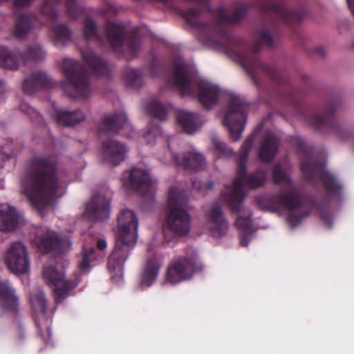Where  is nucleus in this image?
<instances>
[{
  "mask_svg": "<svg viewBox=\"0 0 354 354\" xmlns=\"http://www.w3.org/2000/svg\"><path fill=\"white\" fill-rule=\"evenodd\" d=\"M22 191L32 206L41 211L62 196L53 156H35L21 180Z\"/></svg>",
  "mask_w": 354,
  "mask_h": 354,
  "instance_id": "1",
  "label": "nucleus"
},
{
  "mask_svg": "<svg viewBox=\"0 0 354 354\" xmlns=\"http://www.w3.org/2000/svg\"><path fill=\"white\" fill-rule=\"evenodd\" d=\"M274 185H282L279 192L271 196H257L255 201L263 209L277 210L279 207L287 210L298 209L303 206V195L294 186L292 177L280 164L275 165L272 170Z\"/></svg>",
  "mask_w": 354,
  "mask_h": 354,
  "instance_id": "2",
  "label": "nucleus"
},
{
  "mask_svg": "<svg viewBox=\"0 0 354 354\" xmlns=\"http://www.w3.org/2000/svg\"><path fill=\"white\" fill-rule=\"evenodd\" d=\"M138 222L130 209H122L118 216V235L115 248L109 255L107 268L110 272H121L138 239Z\"/></svg>",
  "mask_w": 354,
  "mask_h": 354,
  "instance_id": "3",
  "label": "nucleus"
},
{
  "mask_svg": "<svg viewBox=\"0 0 354 354\" xmlns=\"http://www.w3.org/2000/svg\"><path fill=\"white\" fill-rule=\"evenodd\" d=\"M167 82L180 90L182 96H196L205 109H210L218 101L220 88L207 82L193 81L187 66L182 62L174 64Z\"/></svg>",
  "mask_w": 354,
  "mask_h": 354,
  "instance_id": "4",
  "label": "nucleus"
},
{
  "mask_svg": "<svg viewBox=\"0 0 354 354\" xmlns=\"http://www.w3.org/2000/svg\"><path fill=\"white\" fill-rule=\"evenodd\" d=\"M187 204V198L185 194L176 187L169 188L166 225L176 236L184 237L189 233L191 217L185 209Z\"/></svg>",
  "mask_w": 354,
  "mask_h": 354,
  "instance_id": "5",
  "label": "nucleus"
},
{
  "mask_svg": "<svg viewBox=\"0 0 354 354\" xmlns=\"http://www.w3.org/2000/svg\"><path fill=\"white\" fill-rule=\"evenodd\" d=\"M62 70L66 81L62 84L64 93L71 99H87L91 94L88 77L85 68L77 61L64 59Z\"/></svg>",
  "mask_w": 354,
  "mask_h": 354,
  "instance_id": "6",
  "label": "nucleus"
},
{
  "mask_svg": "<svg viewBox=\"0 0 354 354\" xmlns=\"http://www.w3.org/2000/svg\"><path fill=\"white\" fill-rule=\"evenodd\" d=\"M254 6L265 20V24L274 29L279 21L288 26L298 24L302 20L304 12L301 9L288 10L281 0H255Z\"/></svg>",
  "mask_w": 354,
  "mask_h": 354,
  "instance_id": "7",
  "label": "nucleus"
},
{
  "mask_svg": "<svg viewBox=\"0 0 354 354\" xmlns=\"http://www.w3.org/2000/svg\"><path fill=\"white\" fill-rule=\"evenodd\" d=\"M301 170L307 180L311 181L316 178L320 180L327 199H342L343 185L333 174L326 169L323 162L308 157L302 160Z\"/></svg>",
  "mask_w": 354,
  "mask_h": 354,
  "instance_id": "8",
  "label": "nucleus"
},
{
  "mask_svg": "<svg viewBox=\"0 0 354 354\" xmlns=\"http://www.w3.org/2000/svg\"><path fill=\"white\" fill-rule=\"evenodd\" d=\"M238 170L236 176L232 182V189L223 194V198L234 213H239L241 209V204L244 201L245 194L243 191V186L255 189L263 186L267 180V170L259 167L255 171L247 174V167L244 176L237 182Z\"/></svg>",
  "mask_w": 354,
  "mask_h": 354,
  "instance_id": "9",
  "label": "nucleus"
},
{
  "mask_svg": "<svg viewBox=\"0 0 354 354\" xmlns=\"http://www.w3.org/2000/svg\"><path fill=\"white\" fill-rule=\"evenodd\" d=\"M249 104L238 95H231L227 110L223 119L233 141L239 140L245 129Z\"/></svg>",
  "mask_w": 354,
  "mask_h": 354,
  "instance_id": "10",
  "label": "nucleus"
},
{
  "mask_svg": "<svg viewBox=\"0 0 354 354\" xmlns=\"http://www.w3.org/2000/svg\"><path fill=\"white\" fill-rule=\"evenodd\" d=\"M337 105L333 101L328 102L324 106L322 114H315L310 120L313 128L322 133L331 131L341 141H347L354 138V132L347 129L337 122L335 117Z\"/></svg>",
  "mask_w": 354,
  "mask_h": 354,
  "instance_id": "11",
  "label": "nucleus"
},
{
  "mask_svg": "<svg viewBox=\"0 0 354 354\" xmlns=\"http://www.w3.org/2000/svg\"><path fill=\"white\" fill-rule=\"evenodd\" d=\"M45 56V51L39 44L30 45L24 51L15 50V52L0 46V66L16 71L19 68V61L27 64L29 62L41 61L44 59Z\"/></svg>",
  "mask_w": 354,
  "mask_h": 354,
  "instance_id": "12",
  "label": "nucleus"
},
{
  "mask_svg": "<svg viewBox=\"0 0 354 354\" xmlns=\"http://www.w3.org/2000/svg\"><path fill=\"white\" fill-rule=\"evenodd\" d=\"M197 254L192 248H186V255L171 261L167 267L166 279L173 284L190 279L196 272Z\"/></svg>",
  "mask_w": 354,
  "mask_h": 354,
  "instance_id": "13",
  "label": "nucleus"
},
{
  "mask_svg": "<svg viewBox=\"0 0 354 354\" xmlns=\"http://www.w3.org/2000/svg\"><path fill=\"white\" fill-rule=\"evenodd\" d=\"M43 277L47 283L55 286V299L57 302H61L66 298L70 291L77 287L80 282L77 277H75L73 279L65 280V274L58 271L53 266L44 267Z\"/></svg>",
  "mask_w": 354,
  "mask_h": 354,
  "instance_id": "14",
  "label": "nucleus"
},
{
  "mask_svg": "<svg viewBox=\"0 0 354 354\" xmlns=\"http://www.w3.org/2000/svg\"><path fill=\"white\" fill-rule=\"evenodd\" d=\"M110 212V198L97 194L86 204L84 216L93 222L102 221L109 218Z\"/></svg>",
  "mask_w": 354,
  "mask_h": 354,
  "instance_id": "15",
  "label": "nucleus"
},
{
  "mask_svg": "<svg viewBox=\"0 0 354 354\" xmlns=\"http://www.w3.org/2000/svg\"><path fill=\"white\" fill-rule=\"evenodd\" d=\"M6 263L14 273L24 274L29 269L27 250L21 242L12 243L8 251Z\"/></svg>",
  "mask_w": 354,
  "mask_h": 354,
  "instance_id": "16",
  "label": "nucleus"
},
{
  "mask_svg": "<svg viewBox=\"0 0 354 354\" xmlns=\"http://www.w3.org/2000/svg\"><path fill=\"white\" fill-rule=\"evenodd\" d=\"M207 217V225L213 237H221L226 234L229 225L219 203L216 202L212 206Z\"/></svg>",
  "mask_w": 354,
  "mask_h": 354,
  "instance_id": "17",
  "label": "nucleus"
},
{
  "mask_svg": "<svg viewBox=\"0 0 354 354\" xmlns=\"http://www.w3.org/2000/svg\"><path fill=\"white\" fill-rule=\"evenodd\" d=\"M126 146L115 140L106 139L102 143L101 153L104 162L117 166L125 159Z\"/></svg>",
  "mask_w": 354,
  "mask_h": 354,
  "instance_id": "18",
  "label": "nucleus"
},
{
  "mask_svg": "<svg viewBox=\"0 0 354 354\" xmlns=\"http://www.w3.org/2000/svg\"><path fill=\"white\" fill-rule=\"evenodd\" d=\"M167 147L172 160L176 165L182 167L185 169L193 171H200L205 168L206 162L202 154L195 151H187L180 158L178 154L171 152L169 143H167Z\"/></svg>",
  "mask_w": 354,
  "mask_h": 354,
  "instance_id": "19",
  "label": "nucleus"
},
{
  "mask_svg": "<svg viewBox=\"0 0 354 354\" xmlns=\"http://www.w3.org/2000/svg\"><path fill=\"white\" fill-rule=\"evenodd\" d=\"M127 184L129 187L142 196H147L151 188V181L149 174L144 169L132 168L128 172Z\"/></svg>",
  "mask_w": 354,
  "mask_h": 354,
  "instance_id": "20",
  "label": "nucleus"
},
{
  "mask_svg": "<svg viewBox=\"0 0 354 354\" xmlns=\"http://www.w3.org/2000/svg\"><path fill=\"white\" fill-rule=\"evenodd\" d=\"M36 241L37 247L42 253L62 254L64 252L65 241L55 232L48 231L42 236H38Z\"/></svg>",
  "mask_w": 354,
  "mask_h": 354,
  "instance_id": "21",
  "label": "nucleus"
},
{
  "mask_svg": "<svg viewBox=\"0 0 354 354\" xmlns=\"http://www.w3.org/2000/svg\"><path fill=\"white\" fill-rule=\"evenodd\" d=\"M104 36L111 47L116 50L123 46L125 41V27L108 20L104 28Z\"/></svg>",
  "mask_w": 354,
  "mask_h": 354,
  "instance_id": "22",
  "label": "nucleus"
},
{
  "mask_svg": "<svg viewBox=\"0 0 354 354\" xmlns=\"http://www.w3.org/2000/svg\"><path fill=\"white\" fill-rule=\"evenodd\" d=\"M55 82L44 72L32 73L23 83V91L27 94H34L41 88H53Z\"/></svg>",
  "mask_w": 354,
  "mask_h": 354,
  "instance_id": "23",
  "label": "nucleus"
},
{
  "mask_svg": "<svg viewBox=\"0 0 354 354\" xmlns=\"http://www.w3.org/2000/svg\"><path fill=\"white\" fill-rule=\"evenodd\" d=\"M37 17L35 14L20 13L16 15L12 35L16 38L26 37L35 28Z\"/></svg>",
  "mask_w": 354,
  "mask_h": 354,
  "instance_id": "24",
  "label": "nucleus"
},
{
  "mask_svg": "<svg viewBox=\"0 0 354 354\" xmlns=\"http://www.w3.org/2000/svg\"><path fill=\"white\" fill-rule=\"evenodd\" d=\"M125 113L116 112L105 116L98 126V131L104 133H118L127 124Z\"/></svg>",
  "mask_w": 354,
  "mask_h": 354,
  "instance_id": "25",
  "label": "nucleus"
},
{
  "mask_svg": "<svg viewBox=\"0 0 354 354\" xmlns=\"http://www.w3.org/2000/svg\"><path fill=\"white\" fill-rule=\"evenodd\" d=\"M19 223V214L17 209L8 205H0V231L12 232L17 229Z\"/></svg>",
  "mask_w": 354,
  "mask_h": 354,
  "instance_id": "26",
  "label": "nucleus"
},
{
  "mask_svg": "<svg viewBox=\"0 0 354 354\" xmlns=\"http://www.w3.org/2000/svg\"><path fill=\"white\" fill-rule=\"evenodd\" d=\"M82 58L91 73L96 76H109L111 71L106 61L92 50L81 52Z\"/></svg>",
  "mask_w": 354,
  "mask_h": 354,
  "instance_id": "27",
  "label": "nucleus"
},
{
  "mask_svg": "<svg viewBox=\"0 0 354 354\" xmlns=\"http://www.w3.org/2000/svg\"><path fill=\"white\" fill-rule=\"evenodd\" d=\"M0 306L15 314L19 310L18 297L8 281H0Z\"/></svg>",
  "mask_w": 354,
  "mask_h": 354,
  "instance_id": "28",
  "label": "nucleus"
},
{
  "mask_svg": "<svg viewBox=\"0 0 354 354\" xmlns=\"http://www.w3.org/2000/svg\"><path fill=\"white\" fill-rule=\"evenodd\" d=\"M161 266L162 264L156 256L148 258L141 276V284L147 287L151 286L156 280Z\"/></svg>",
  "mask_w": 354,
  "mask_h": 354,
  "instance_id": "29",
  "label": "nucleus"
},
{
  "mask_svg": "<svg viewBox=\"0 0 354 354\" xmlns=\"http://www.w3.org/2000/svg\"><path fill=\"white\" fill-rule=\"evenodd\" d=\"M278 152V139L272 135H268L263 140L259 151V158L265 162H270Z\"/></svg>",
  "mask_w": 354,
  "mask_h": 354,
  "instance_id": "30",
  "label": "nucleus"
},
{
  "mask_svg": "<svg viewBox=\"0 0 354 354\" xmlns=\"http://www.w3.org/2000/svg\"><path fill=\"white\" fill-rule=\"evenodd\" d=\"M85 119V115L82 111L76 110L73 111H59L57 112V122L63 126H73L79 124Z\"/></svg>",
  "mask_w": 354,
  "mask_h": 354,
  "instance_id": "31",
  "label": "nucleus"
},
{
  "mask_svg": "<svg viewBox=\"0 0 354 354\" xmlns=\"http://www.w3.org/2000/svg\"><path fill=\"white\" fill-rule=\"evenodd\" d=\"M52 39L57 46H64L72 37V31L65 24L53 26L51 29Z\"/></svg>",
  "mask_w": 354,
  "mask_h": 354,
  "instance_id": "32",
  "label": "nucleus"
},
{
  "mask_svg": "<svg viewBox=\"0 0 354 354\" xmlns=\"http://www.w3.org/2000/svg\"><path fill=\"white\" fill-rule=\"evenodd\" d=\"M196 113L186 111H180L177 113V122L187 133H192L197 129Z\"/></svg>",
  "mask_w": 354,
  "mask_h": 354,
  "instance_id": "33",
  "label": "nucleus"
},
{
  "mask_svg": "<svg viewBox=\"0 0 354 354\" xmlns=\"http://www.w3.org/2000/svg\"><path fill=\"white\" fill-rule=\"evenodd\" d=\"M61 0H45L41 6L40 14L46 17L48 21L54 23L58 17L57 7Z\"/></svg>",
  "mask_w": 354,
  "mask_h": 354,
  "instance_id": "34",
  "label": "nucleus"
},
{
  "mask_svg": "<svg viewBox=\"0 0 354 354\" xmlns=\"http://www.w3.org/2000/svg\"><path fill=\"white\" fill-rule=\"evenodd\" d=\"M83 35L86 40L103 41V35L98 32L97 23L91 17H87L84 23Z\"/></svg>",
  "mask_w": 354,
  "mask_h": 354,
  "instance_id": "35",
  "label": "nucleus"
},
{
  "mask_svg": "<svg viewBox=\"0 0 354 354\" xmlns=\"http://www.w3.org/2000/svg\"><path fill=\"white\" fill-rule=\"evenodd\" d=\"M253 144L252 138H248L241 146V152L239 156V161L238 164V179L237 182L244 176L245 173V165L248 158L249 152Z\"/></svg>",
  "mask_w": 354,
  "mask_h": 354,
  "instance_id": "36",
  "label": "nucleus"
},
{
  "mask_svg": "<svg viewBox=\"0 0 354 354\" xmlns=\"http://www.w3.org/2000/svg\"><path fill=\"white\" fill-rule=\"evenodd\" d=\"M124 79L129 87L139 88L143 84L142 72L140 69L127 68L124 73Z\"/></svg>",
  "mask_w": 354,
  "mask_h": 354,
  "instance_id": "37",
  "label": "nucleus"
},
{
  "mask_svg": "<svg viewBox=\"0 0 354 354\" xmlns=\"http://www.w3.org/2000/svg\"><path fill=\"white\" fill-rule=\"evenodd\" d=\"M147 111L153 118L160 120H166L168 110L165 105L158 100H152L147 106Z\"/></svg>",
  "mask_w": 354,
  "mask_h": 354,
  "instance_id": "38",
  "label": "nucleus"
},
{
  "mask_svg": "<svg viewBox=\"0 0 354 354\" xmlns=\"http://www.w3.org/2000/svg\"><path fill=\"white\" fill-rule=\"evenodd\" d=\"M97 259V252L94 248H84L82 251V259L79 262L80 270L86 271Z\"/></svg>",
  "mask_w": 354,
  "mask_h": 354,
  "instance_id": "39",
  "label": "nucleus"
},
{
  "mask_svg": "<svg viewBox=\"0 0 354 354\" xmlns=\"http://www.w3.org/2000/svg\"><path fill=\"white\" fill-rule=\"evenodd\" d=\"M30 301L35 309H39L43 314L47 312V300L44 292L41 290H37L31 293Z\"/></svg>",
  "mask_w": 354,
  "mask_h": 354,
  "instance_id": "40",
  "label": "nucleus"
},
{
  "mask_svg": "<svg viewBox=\"0 0 354 354\" xmlns=\"http://www.w3.org/2000/svg\"><path fill=\"white\" fill-rule=\"evenodd\" d=\"M65 7L67 15L72 19H77L84 12V9L76 3V0H66Z\"/></svg>",
  "mask_w": 354,
  "mask_h": 354,
  "instance_id": "41",
  "label": "nucleus"
},
{
  "mask_svg": "<svg viewBox=\"0 0 354 354\" xmlns=\"http://www.w3.org/2000/svg\"><path fill=\"white\" fill-rule=\"evenodd\" d=\"M19 109L28 115L32 122L38 124L43 123V119L40 113L28 104L22 102L19 106Z\"/></svg>",
  "mask_w": 354,
  "mask_h": 354,
  "instance_id": "42",
  "label": "nucleus"
},
{
  "mask_svg": "<svg viewBox=\"0 0 354 354\" xmlns=\"http://www.w3.org/2000/svg\"><path fill=\"white\" fill-rule=\"evenodd\" d=\"M212 142L214 149L218 153L220 156L230 158L234 153V151L227 147L226 143L220 140L218 138H213Z\"/></svg>",
  "mask_w": 354,
  "mask_h": 354,
  "instance_id": "43",
  "label": "nucleus"
},
{
  "mask_svg": "<svg viewBox=\"0 0 354 354\" xmlns=\"http://www.w3.org/2000/svg\"><path fill=\"white\" fill-rule=\"evenodd\" d=\"M162 134V129L157 124H151L147 131L145 133L144 138L149 145H153L154 140Z\"/></svg>",
  "mask_w": 354,
  "mask_h": 354,
  "instance_id": "44",
  "label": "nucleus"
},
{
  "mask_svg": "<svg viewBox=\"0 0 354 354\" xmlns=\"http://www.w3.org/2000/svg\"><path fill=\"white\" fill-rule=\"evenodd\" d=\"M127 46L133 57L137 56L140 50V40L136 33H131L127 39Z\"/></svg>",
  "mask_w": 354,
  "mask_h": 354,
  "instance_id": "45",
  "label": "nucleus"
},
{
  "mask_svg": "<svg viewBox=\"0 0 354 354\" xmlns=\"http://www.w3.org/2000/svg\"><path fill=\"white\" fill-rule=\"evenodd\" d=\"M235 225L239 231H252V221L250 216H238Z\"/></svg>",
  "mask_w": 354,
  "mask_h": 354,
  "instance_id": "46",
  "label": "nucleus"
},
{
  "mask_svg": "<svg viewBox=\"0 0 354 354\" xmlns=\"http://www.w3.org/2000/svg\"><path fill=\"white\" fill-rule=\"evenodd\" d=\"M309 215L308 212H302L300 214L295 212H289L286 216L287 222L291 225L292 228L297 227L303 218Z\"/></svg>",
  "mask_w": 354,
  "mask_h": 354,
  "instance_id": "47",
  "label": "nucleus"
},
{
  "mask_svg": "<svg viewBox=\"0 0 354 354\" xmlns=\"http://www.w3.org/2000/svg\"><path fill=\"white\" fill-rule=\"evenodd\" d=\"M149 69L153 77L160 76L165 73L164 68L161 66L156 57H153L150 62Z\"/></svg>",
  "mask_w": 354,
  "mask_h": 354,
  "instance_id": "48",
  "label": "nucleus"
},
{
  "mask_svg": "<svg viewBox=\"0 0 354 354\" xmlns=\"http://www.w3.org/2000/svg\"><path fill=\"white\" fill-rule=\"evenodd\" d=\"M320 218L322 221L330 229L333 227V216L328 209H320Z\"/></svg>",
  "mask_w": 354,
  "mask_h": 354,
  "instance_id": "49",
  "label": "nucleus"
},
{
  "mask_svg": "<svg viewBox=\"0 0 354 354\" xmlns=\"http://www.w3.org/2000/svg\"><path fill=\"white\" fill-rule=\"evenodd\" d=\"M252 231H240V244L241 246L247 247L251 240Z\"/></svg>",
  "mask_w": 354,
  "mask_h": 354,
  "instance_id": "50",
  "label": "nucleus"
},
{
  "mask_svg": "<svg viewBox=\"0 0 354 354\" xmlns=\"http://www.w3.org/2000/svg\"><path fill=\"white\" fill-rule=\"evenodd\" d=\"M107 247L106 241L104 239H99L97 241V248L99 250H104Z\"/></svg>",
  "mask_w": 354,
  "mask_h": 354,
  "instance_id": "51",
  "label": "nucleus"
},
{
  "mask_svg": "<svg viewBox=\"0 0 354 354\" xmlns=\"http://www.w3.org/2000/svg\"><path fill=\"white\" fill-rule=\"evenodd\" d=\"M315 52L320 55L321 57H324L325 55V50L322 46H317L315 48Z\"/></svg>",
  "mask_w": 354,
  "mask_h": 354,
  "instance_id": "52",
  "label": "nucleus"
},
{
  "mask_svg": "<svg viewBox=\"0 0 354 354\" xmlns=\"http://www.w3.org/2000/svg\"><path fill=\"white\" fill-rule=\"evenodd\" d=\"M348 6L352 12L354 13V0H346Z\"/></svg>",
  "mask_w": 354,
  "mask_h": 354,
  "instance_id": "53",
  "label": "nucleus"
},
{
  "mask_svg": "<svg viewBox=\"0 0 354 354\" xmlns=\"http://www.w3.org/2000/svg\"><path fill=\"white\" fill-rule=\"evenodd\" d=\"M35 324L37 325V327L38 328V334L41 337H44V333H43V330L42 328H41L40 326V324L37 322L35 321Z\"/></svg>",
  "mask_w": 354,
  "mask_h": 354,
  "instance_id": "54",
  "label": "nucleus"
},
{
  "mask_svg": "<svg viewBox=\"0 0 354 354\" xmlns=\"http://www.w3.org/2000/svg\"><path fill=\"white\" fill-rule=\"evenodd\" d=\"M205 187L207 189H212L214 187V183L212 181H208L205 184Z\"/></svg>",
  "mask_w": 354,
  "mask_h": 354,
  "instance_id": "55",
  "label": "nucleus"
},
{
  "mask_svg": "<svg viewBox=\"0 0 354 354\" xmlns=\"http://www.w3.org/2000/svg\"><path fill=\"white\" fill-rule=\"evenodd\" d=\"M299 149L301 151H305L304 144L301 140H299Z\"/></svg>",
  "mask_w": 354,
  "mask_h": 354,
  "instance_id": "56",
  "label": "nucleus"
},
{
  "mask_svg": "<svg viewBox=\"0 0 354 354\" xmlns=\"http://www.w3.org/2000/svg\"><path fill=\"white\" fill-rule=\"evenodd\" d=\"M289 98H290L289 100H287V101L288 102H290V103L295 102V97L293 96V95L292 93L290 94Z\"/></svg>",
  "mask_w": 354,
  "mask_h": 354,
  "instance_id": "57",
  "label": "nucleus"
},
{
  "mask_svg": "<svg viewBox=\"0 0 354 354\" xmlns=\"http://www.w3.org/2000/svg\"><path fill=\"white\" fill-rule=\"evenodd\" d=\"M4 82L3 80H0V93L2 92L1 89L3 88Z\"/></svg>",
  "mask_w": 354,
  "mask_h": 354,
  "instance_id": "58",
  "label": "nucleus"
}]
</instances>
